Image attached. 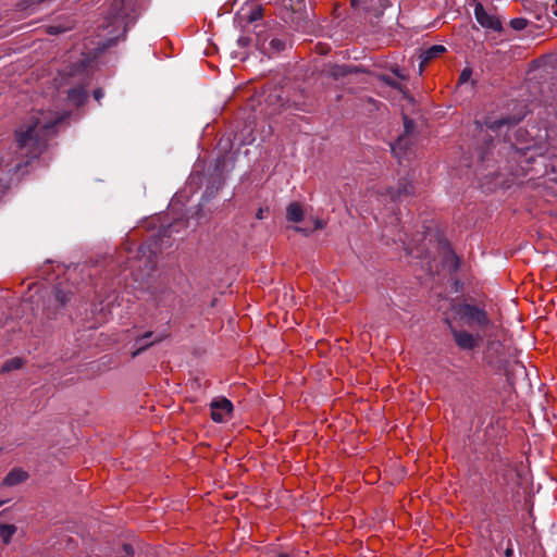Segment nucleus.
I'll return each instance as SVG.
<instances>
[{
    "instance_id": "28",
    "label": "nucleus",
    "mask_w": 557,
    "mask_h": 557,
    "mask_svg": "<svg viewBox=\"0 0 557 557\" xmlns=\"http://www.w3.org/2000/svg\"><path fill=\"white\" fill-rule=\"evenodd\" d=\"M322 227H323V223H322V221L317 220V221L314 222V230L322 228Z\"/></svg>"
},
{
    "instance_id": "7",
    "label": "nucleus",
    "mask_w": 557,
    "mask_h": 557,
    "mask_svg": "<svg viewBox=\"0 0 557 557\" xmlns=\"http://www.w3.org/2000/svg\"><path fill=\"white\" fill-rule=\"evenodd\" d=\"M27 473L21 469L11 470L3 479L2 484L5 486H14L27 479Z\"/></svg>"
},
{
    "instance_id": "24",
    "label": "nucleus",
    "mask_w": 557,
    "mask_h": 557,
    "mask_svg": "<svg viewBox=\"0 0 557 557\" xmlns=\"http://www.w3.org/2000/svg\"><path fill=\"white\" fill-rule=\"evenodd\" d=\"M124 552L126 554V556H134V548L132 545H124Z\"/></svg>"
},
{
    "instance_id": "12",
    "label": "nucleus",
    "mask_w": 557,
    "mask_h": 557,
    "mask_svg": "<svg viewBox=\"0 0 557 557\" xmlns=\"http://www.w3.org/2000/svg\"><path fill=\"white\" fill-rule=\"evenodd\" d=\"M407 146V138L405 136H399L397 140L391 146L392 152L399 159L405 156V149Z\"/></svg>"
},
{
    "instance_id": "1",
    "label": "nucleus",
    "mask_w": 557,
    "mask_h": 557,
    "mask_svg": "<svg viewBox=\"0 0 557 557\" xmlns=\"http://www.w3.org/2000/svg\"><path fill=\"white\" fill-rule=\"evenodd\" d=\"M66 117L58 112H36L16 131L14 148L0 154V191L7 189L18 173L46 148L47 140L55 134L54 127Z\"/></svg>"
},
{
    "instance_id": "30",
    "label": "nucleus",
    "mask_w": 557,
    "mask_h": 557,
    "mask_svg": "<svg viewBox=\"0 0 557 557\" xmlns=\"http://www.w3.org/2000/svg\"><path fill=\"white\" fill-rule=\"evenodd\" d=\"M295 230H296L297 232H304V233L308 234V232H307L305 228L296 227Z\"/></svg>"
},
{
    "instance_id": "5",
    "label": "nucleus",
    "mask_w": 557,
    "mask_h": 557,
    "mask_svg": "<svg viewBox=\"0 0 557 557\" xmlns=\"http://www.w3.org/2000/svg\"><path fill=\"white\" fill-rule=\"evenodd\" d=\"M451 333L459 348L463 350H471L476 347V339L472 334L466 331H457L454 329L451 330Z\"/></svg>"
},
{
    "instance_id": "4",
    "label": "nucleus",
    "mask_w": 557,
    "mask_h": 557,
    "mask_svg": "<svg viewBox=\"0 0 557 557\" xmlns=\"http://www.w3.org/2000/svg\"><path fill=\"white\" fill-rule=\"evenodd\" d=\"M474 16L482 27L492 29L494 32L502 30L500 20L496 15L487 13L480 2H478L474 7Z\"/></svg>"
},
{
    "instance_id": "33",
    "label": "nucleus",
    "mask_w": 557,
    "mask_h": 557,
    "mask_svg": "<svg viewBox=\"0 0 557 557\" xmlns=\"http://www.w3.org/2000/svg\"><path fill=\"white\" fill-rule=\"evenodd\" d=\"M511 554L510 549H507L506 555L509 556Z\"/></svg>"
},
{
    "instance_id": "35",
    "label": "nucleus",
    "mask_w": 557,
    "mask_h": 557,
    "mask_svg": "<svg viewBox=\"0 0 557 557\" xmlns=\"http://www.w3.org/2000/svg\"><path fill=\"white\" fill-rule=\"evenodd\" d=\"M555 15L557 16V10L555 11Z\"/></svg>"
},
{
    "instance_id": "18",
    "label": "nucleus",
    "mask_w": 557,
    "mask_h": 557,
    "mask_svg": "<svg viewBox=\"0 0 557 557\" xmlns=\"http://www.w3.org/2000/svg\"><path fill=\"white\" fill-rule=\"evenodd\" d=\"M528 22L525 18L516 17L510 21V26L516 30H522L525 28Z\"/></svg>"
},
{
    "instance_id": "6",
    "label": "nucleus",
    "mask_w": 557,
    "mask_h": 557,
    "mask_svg": "<svg viewBox=\"0 0 557 557\" xmlns=\"http://www.w3.org/2000/svg\"><path fill=\"white\" fill-rule=\"evenodd\" d=\"M445 47L443 45H434L429 47L428 49L423 50L420 54V66H419V73L421 74L425 64L430 62L431 60L437 58L442 53L445 52Z\"/></svg>"
},
{
    "instance_id": "17",
    "label": "nucleus",
    "mask_w": 557,
    "mask_h": 557,
    "mask_svg": "<svg viewBox=\"0 0 557 557\" xmlns=\"http://www.w3.org/2000/svg\"><path fill=\"white\" fill-rule=\"evenodd\" d=\"M285 41L280 38H272L269 41V49L271 50V52H280L285 49Z\"/></svg>"
},
{
    "instance_id": "21",
    "label": "nucleus",
    "mask_w": 557,
    "mask_h": 557,
    "mask_svg": "<svg viewBox=\"0 0 557 557\" xmlns=\"http://www.w3.org/2000/svg\"><path fill=\"white\" fill-rule=\"evenodd\" d=\"M392 72L393 74H395L399 79L401 81H406L407 79V74L400 70L398 66H394L392 67Z\"/></svg>"
},
{
    "instance_id": "27",
    "label": "nucleus",
    "mask_w": 557,
    "mask_h": 557,
    "mask_svg": "<svg viewBox=\"0 0 557 557\" xmlns=\"http://www.w3.org/2000/svg\"><path fill=\"white\" fill-rule=\"evenodd\" d=\"M145 267L148 269V271L153 270V262L150 258L145 261Z\"/></svg>"
},
{
    "instance_id": "13",
    "label": "nucleus",
    "mask_w": 557,
    "mask_h": 557,
    "mask_svg": "<svg viewBox=\"0 0 557 557\" xmlns=\"http://www.w3.org/2000/svg\"><path fill=\"white\" fill-rule=\"evenodd\" d=\"M412 186L410 184H404L401 187H399L397 190L391 191V198L393 200H401L403 196H407L411 193Z\"/></svg>"
},
{
    "instance_id": "14",
    "label": "nucleus",
    "mask_w": 557,
    "mask_h": 557,
    "mask_svg": "<svg viewBox=\"0 0 557 557\" xmlns=\"http://www.w3.org/2000/svg\"><path fill=\"white\" fill-rule=\"evenodd\" d=\"M23 366L22 359L20 358H12L4 362L2 366L3 372H10L12 370H17Z\"/></svg>"
},
{
    "instance_id": "20",
    "label": "nucleus",
    "mask_w": 557,
    "mask_h": 557,
    "mask_svg": "<svg viewBox=\"0 0 557 557\" xmlns=\"http://www.w3.org/2000/svg\"><path fill=\"white\" fill-rule=\"evenodd\" d=\"M471 75H472L471 69H469V67L463 69L462 72L460 73V77H459L460 83L463 84V83L468 82L470 79Z\"/></svg>"
},
{
    "instance_id": "9",
    "label": "nucleus",
    "mask_w": 557,
    "mask_h": 557,
    "mask_svg": "<svg viewBox=\"0 0 557 557\" xmlns=\"http://www.w3.org/2000/svg\"><path fill=\"white\" fill-rule=\"evenodd\" d=\"M286 218L290 222H300L304 218L302 207L298 202L290 203L286 209Z\"/></svg>"
},
{
    "instance_id": "16",
    "label": "nucleus",
    "mask_w": 557,
    "mask_h": 557,
    "mask_svg": "<svg viewBox=\"0 0 557 557\" xmlns=\"http://www.w3.org/2000/svg\"><path fill=\"white\" fill-rule=\"evenodd\" d=\"M379 79L382 81L384 84L399 90L400 92H405L404 86L400 83L391 78L388 75H380Z\"/></svg>"
},
{
    "instance_id": "23",
    "label": "nucleus",
    "mask_w": 557,
    "mask_h": 557,
    "mask_svg": "<svg viewBox=\"0 0 557 557\" xmlns=\"http://www.w3.org/2000/svg\"><path fill=\"white\" fill-rule=\"evenodd\" d=\"M269 211V208H259L257 213H256V218L258 220H263L264 216H265V213Z\"/></svg>"
},
{
    "instance_id": "3",
    "label": "nucleus",
    "mask_w": 557,
    "mask_h": 557,
    "mask_svg": "<svg viewBox=\"0 0 557 557\" xmlns=\"http://www.w3.org/2000/svg\"><path fill=\"white\" fill-rule=\"evenodd\" d=\"M210 408L212 420L222 423L231 418L233 404L225 397H218L210 403Z\"/></svg>"
},
{
    "instance_id": "34",
    "label": "nucleus",
    "mask_w": 557,
    "mask_h": 557,
    "mask_svg": "<svg viewBox=\"0 0 557 557\" xmlns=\"http://www.w3.org/2000/svg\"><path fill=\"white\" fill-rule=\"evenodd\" d=\"M4 503H5L4 500H0V507H1L2 505H4Z\"/></svg>"
},
{
    "instance_id": "11",
    "label": "nucleus",
    "mask_w": 557,
    "mask_h": 557,
    "mask_svg": "<svg viewBox=\"0 0 557 557\" xmlns=\"http://www.w3.org/2000/svg\"><path fill=\"white\" fill-rule=\"evenodd\" d=\"M73 294L70 290H63L60 287H55L52 297L59 304V307H65L66 304L71 300Z\"/></svg>"
},
{
    "instance_id": "25",
    "label": "nucleus",
    "mask_w": 557,
    "mask_h": 557,
    "mask_svg": "<svg viewBox=\"0 0 557 557\" xmlns=\"http://www.w3.org/2000/svg\"><path fill=\"white\" fill-rule=\"evenodd\" d=\"M104 92L101 89H96L94 91V97L97 101H99L103 97Z\"/></svg>"
},
{
    "instance_id": "10",
    "label": "nucleus",
    "mask_w": 557,
    "mask_h": 557,
    "mask_svg": "<svg viewBox=\"0 0 557 557\" xmlns=\"http://www.w3.org/2000/svg\"><path fill=\"white\" fill-rule=\"evenodd\" d=\"M16 531L17 528L14 524H0V541L3 544L9 545Z\"/></svg>"
},
{
    "instance_id": "31",
    "label": "nucleus",
    "mask_w": 557,
    "mask_h": 557,
    "mask_svg": "<svg viewBox=\"0 0 557 557\" xmlns=\"http://www.w3.org/2000/svg\"><path fill=\"white\" fill-rule=\"evenodd\" d=\"M140 253L145 255V248L141 247L140 250H139Z\"/></svg>"
},
{
    "instance_id": "15",
    "label": "nucleus",
    "mask_w": 557,
    "mask_h": 557,
    "mask_svg": "<svg viewBox=\"0 0 557 557\" xmlns=\"http://www.w3.org/2000/svg\"><path fill=\"white\" fill-rule=\"evenodd\" d=\"M518 122H519V120H515V119H499V120L491 122L487 126L491 129H499L500 127H503L506 124H508V125L517 124Z\"/></svg>"
},
{
    "instance_id": "8",
    "label": "nucleus",
    "mask_w": 557,
    "mask_h": 557,
    "mask_svg": "<svg viewBox=\"0 0 557 557\" xmlns=\"http://www.w3.org/2000/svg\"><path fill=\"white\" fill-rule=\"evenodd\" d=\"M67 98H69L70 102H72L74 106L78 107L87 100L88 92L85 89V87L78 86V87L72 88L69 91Z\"/></svg>"
},
{
    "instance_id": "29",
    "label": "nucleus",
    "mask_w": 557,
    "mask_h": 557,
    "mask_svg": "<svg viewBox=\"0 0 557 557\" xmlns=\"http://www.w3.org/2000/svg\"><path fill=\"white\" fill-rule=\"evenodd\" d=\"M360 0H351V5L357 7L359 4Z\"/></svg>"
},
{
    "instance_id": "22",
    "label": "nucleus",
    "mask_w": 557,
    "mask_h": 557,
    "mask_svg": "<svg viewBox=\"0 0 557 557\" xmlns=\"http://www.w3.org/2000/svg\"><path fill=\"white\" fill-rule=\"evenodd\" d=\"M404 127H405L406 134L412 132V129H413V122L410 119H408L407 116L404 117Z\"/></svg>"
},
{
    "instance_id": "32",
    "label": "nucleus",
    "mask_w": 557,
    "mask_h": 557,
    "mask_svg": "<svg viewBox=\"0 0 557 557\" xmlns=\"http://www.w3.org/2000/svg\"><path fill=\"white\" fill-rule=\"evenodd\" d=\"M277 557H289L287 554H281Z\"/></svg>"
},
{
    "instance_id": "2",
    "label": "nucleus",
    "mask_w": 557,
    "mask_h": 557,
    "mask_svg": "<svg viewBox=\"0 0 557 557\" xmlns=\"http://www.w3.org/2000/svg\"><path fill=\"white\" fill-rule=\"evenodd\" d=\"M458 313L469 325L485 327L491 323V320L484 309L470 304L460 306Z\"/></svg>"
},
{
    "instance_id": "26",
    "label": "nucleus",
    "mask_w": 557,
    "mask_h": 557,
    "mask_svg": "<svg viewBox=\"0 0 557 557\" xmlns=\"http://www.w3.org/2000/svg\"><path fill=\"white\" fill-rule=\"evenodd\" d=\"M65 29H61L60 27H57V26H50L49 27V33L50 34H59L61 32H64Z\"/></svg>"
},
{
    "instance_id": "19",
    "label": "nucleus",
    "mask_w": 557,
    "mask_h": 557,
    "mask_svg": "<svg viewBox=\"0 0 557 557\" xmlns=\"http://www.w3.org/2000/svg\"><path fill=\"white\" fill-rule=\"evenodd\" d=\"M446 261L449 263L451 271L459 269V258L454 252L447 255Z\"/></svg>"
}]
</instances>
